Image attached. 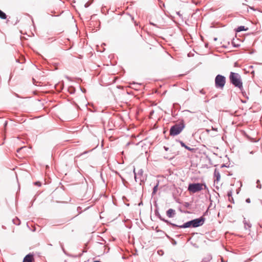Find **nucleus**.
Returning a JSON list of instances; mask_svg holds the SVG:
<instances>
[{
    "instance_id": "1",
    "label": "nucleus",
    "mask_w": 262,
    "mask_h": 262,
    "mask_svg": "<svg viewBox=\"0 0 262 262\" xmlns=\"http://www.w3.org/2000/svg\"><path fill=\"white\" fill-rule=\"evenodd\" d=\"M229 78L230 82L243 92L244 89L241 76L238 73L231 72Z\"/></svg>"
},
{
    "instance_id": "2",
    "label": "nucleus",
    "mask_w": 262,
    "mask_h": 262,
    "mask_svg": "<svg viewBox=\"0 0 262 262\" xmlns=\"http://www.w3.org/2000/svg\"><path fill=\"white\" fill-rule=\"evenodd\" d=\"M203 187L206 188L205 184L202 183H192L188 185V190L191 193H194L203 190Z\"/></svg>"
},
{
    "instance_id": "3",
    "label": "nucleus",
    "mask_w": 262,
    "mask_h": 262,
    "mask_svg": "<svg viewBox=\"0 0 262 262\" xmlns=\"http://www.w3.org/2000/svg\"><path fill=\"white\" fill-rule=\"evenodd\" d=\"M184 128L183 123L176 124L172 126L170 129V135L171 136H176L179 134Z\"/></svg>"
},
{
    "instance_id": "4",
    "label": "nucleus",
    "mask_w": 262,
    "mask_h": 262,
    "mask_svg": "<svg viewBox=\"0 0 262 262\" xmlns=\"http://www.w3.org/2000/svg\"><path fill=\"white\" fill-rule=\"evenodd\" d=\"M226 83V78L221 75H217L215 78V84L217 88L223 89Z\"/></svg>"
},
{
    "instance_id": "5",
    "label": "nucleus",
    "mask_w": 262,
    "mask_h": 262,
    "mask_svg": "<svg viewBox=\"0 0 262 262\" xmlns=\"http://www.w3.org/2000/svg\"><path fill=\"white\" fill-rule=\"evenodd\" d=\"M204 220L203 218H199L191 221L192 227H197L203 224Z\"/></svg>"
},
{
    "instance_id": "6",
    "label": "nucleus",
    "mask_w": 262,
    "mask_h": 262,
    "mask_svg": "<svg viewBox=\"0 0 262 262\" xmlns=\"http://www.w3.org/2000/svg\"><path fill=\"white\" fill-rule=\"evenodd\" d=\"M34 261L33 255L29 254L24 258L23 262H33Z\"/></svg>"
},
{
    "instance_id": "7",
    "label": "nucleus",
    "mask_w": 262,
    "mask_h": 262,
    "mask_svg": "<svg viewBox=\"0 0 262 262\" xmlns=\"http://www.w3.org/2000/svg\"><path fill=\"white\" fill-rule=\"evenodd\" d=\"M214 176L215 177L214 182H216L217 183L219 182L220 181L221 175L219 171L216 169H215L214 170Z\"/></svg>"
},
{
    "instance_id": "8",
    "label": "nucleus",
    "mask_w": 262,
    "mask_h": 262,
    "mask_svg": "<svg viewBox=\"0 0 262 262\" xmlns=\"http://www.w3.org/2000/svg\"><path fill=\"white\" fill-rule=\"evenodd\" d=\"M166 214L169 217H172L175 214V211L172 209H169L167 211Z\"/></svg>"
},
{
    "instance_id": "9",
    "label": "nucleus",
    "mask_w": 262,
    "mask_h": 262,
    "mask_svg": "<svg viewBox=\"0 0 262 262\" xmlns=\"http://www.w3.org/2000/svg\"><path fill=\"white\" fill-rule=\"evenodd\" d=\"M192 226V223L191 221L185 223L183 225L180 226L181 228H188Z\"/></svg>"
},
{
    "instance_id": "10",
    "label": "nucleus",
    "mask_w": 262,
    "mask_h": 262,
    "mask_svg": "<svg viewBox=\"0 0 262 262\" xmlns=\"http://www.w3.org/2000/svg\"><path fill=\"white\" fill-rule=\"evenodd\" d=\"M248 30V28H245L244 26H239L236 29V32H241L242 31H247Z\"/></svg>"
},
{
    "instance_id": "11",
    "label": "nucleus",
    "mask_w": 262,
    "mask_h": 262,
    "mask_svg": "<svg viewBox=\"0 0 262 262\" xmlns=\"http://www.w3.org/2000/svg\"><path fill=\"white\" fill-rule=\"evenodd\" d=\"M181 145L182 146L185 147L186 149H188L189 151H193L194 150L193 148H190V147L187 146L183 142H181Z\"/></svg>"
},
{
    "instance_id": "12",
    "label": "nucleus",
    "mask_w": 262,
    "mask_h": 262,
    "mask_svg": "<svg viewBox=\"0 0 262 262\" xmlns=\"http://www.w3.org/2000/svg\"><path fill=\"white\" fill-rule=\"evenodd\" d=\"M0 18L3 19H5L7 18L6 14L0 10Z\"/></svg>"
},
{
    "instance_id": "13",
    "label": "nucleus",
    "mask_w": 262,
    "mask_h": 262,
    "mask_svg": "<svg viewBox=\"0 0 262 262\" xmlns=\"http://www.w3.org/2000/svg\"><path fill=\"white\" fill-rule=\"evenodd\" d=\"M157 187H158V185H156V186L154 187L153 193H156V192L157 190Z\"/></svg>"
},
{
    "instance_id": "14",
    "label": "nucleus",
    "mask_w": 262,
    "mask_h": 262,
    "mask_svg": "<svg viewBox=\"0 0 262 262\" xmlns=\"http://www.w3.org/2000/svg\"><path fill=\"white\" fill-rule=\"evenodd\" d=\"M35 184L36 185L39 186L41 185V183H40L39 182H36V183H35Z\"/></svg>"
},
{
    "instance_id": "15",
    "label": "nucleus",
    "mask_w": 262,
    "mask_h": 262,
    "mask_svg": "<svg viewBox=\"0 0 262 262\" xmlns=\"http://www.w3.org/2000/svg\"><path fill=\"white\" fill-rule=\"evenodd\" d=\"M23 148H24V147L18 148V149L17 150V152H19L20 150H21Z\"/></svg>"
},
{
    "instance_id": "16",
    "label": "nucleus",
    "mask_w": 262,
    "mask_h": 262,
    "mask_svg": "<svg viewBox=\"0 0 262 262\" xmlns=\"http://www.w3.org/2000/svg\"><path fill=\"white\" fill-rule=\"evenodd\" d=\"M246 202H247L248 203L250 202V199H247Z\"/></svg>"
}]
</instances>
